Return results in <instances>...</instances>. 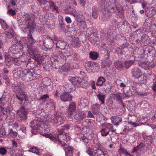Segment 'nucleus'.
Segmentation results:
<instances>
[{"label":"nucleus","mask_w":156,"mask_h":156,"mask_svg":"<svg viewBox=\"0 0 156 156\" xmlns=\"http://www.w3.org/2000/svg\"><path fill=\"white\" fill-rule=\"evenodd\" d=\"M58 143L60 144L64 148L65 151L66 156H72L73 153L74 152V149L71 146H68L66 144V142L69 140V137L64 132L60 131L58 133Z\"/></svg>","instance_id":"1"},{"label":"nucleus","mask_w":156,"mask_h":156,"mask_svg":"<svg viewBox=\"0 0 156 156\" xmlns=\"http://www.w3.org/2000/svg\"><path fill=\"white\" fill-rule=\"evenodd\" d=\"M41 73V70L39 69L36 70H31L25 69L23 70L22 78L26 81H30L38 78Z\"/></svg>","instance_id":"2"},{"label":"nucleus","mask_w":156,"mask_h":156,"mask_svg":"<svg viewBox=\"0 0 156 156\" xmlns=\"http://www.w3.org/2000/svg\"><path fill=\"white\" fill-rule=\"evenodd\" d=\"M12 87H13V92L16 94V98L20 101L22 102L24 99L27 98V95L23 89V83H18L16 85L15 84H12Z\"/></svg>","instance_id":"3"},{"label":"nucleus","mask_w":156,"mask_h":156,"mask_svg":"<svg viewBox=\"0 0 156 156\" xmlns=\"http://www.w3.org/2000/svg\"><path fill=\"white\" fill-rule=\"evenodd\" d=\"M102 147L101 144H96L94 147L91 149L89 147L86 152L91 156H107V152H104L102 150Z\"/></svg>","instance_id":"4"},{"label":"nucleus","mask_w":156,"mask_h":156,"mask_svg":"<svg viewBox=\"0 0 156 156\" xmlns=\"http://www.w3.org/2000/svg\"><path fill=\"white\" fill-rule=\"evenodd\" d=\"M23 46H17L15 44L11 46L9 49V54L11 58L19 57L20 52L22 51Z\"/></svg>","instance_id":"5"},{"label":"nucleus","mask_w":156,"mask_h":156,"mask_svg":"<svg viewBox=\"0 0 156 156\" xmlns=\"http://www.w3.org/2000/svg\"><path fill=\"white\" fill-rule=\"evenodd\" d=\"M43 120L40 118V117H37L36 119H35L31 121L30 123L31 125L30 126L32 130L31 132L34 134H36L35 132L34 133V130H41L42 129V127H41V123L43 122Z\"/></svg>","instance_id":"6"},{"label":"nucleus","mask_w":156,"mask_h":156,"mask_svg":"<svg viewBox=\"0 0 156 156\" xmlns=\"http://www.w3.org/2000/svg\"><path fill=\"white\" fill-rule=\"evenodd\" d=\"M29 103L28 102H25L17 112V114L18 116L23 120H26L27 118V115L28 113V111L26 106V104L27 105Z\"/></svg>","instance_id":"7"},{"label":"nucleus","mask_w":156,"mask_h":156,"mask_svg":"<svg viewBox=\"0 0 156 156\" xmlns=\"http://www.w3.org/2000/svg\"><path fill=\"white\" fill-rule=\"evenodd\" d=\"M104 7L106 8L108 12L110 13H114L118 10L116 5V0H108Z\"/></svg>","instance_id":"8"},{"label":"nucleus","mask_w":156,"mask_h":156,"mask_svg":"<svg viewBox=\"0 0 156 156\" xmlns=\"http://www.w3.org/2000/svg\"><path fill=\"white\" fill-rule=\"evenodd\" d=\"M103 128L100 131L101 134L103 136H106L109 134L110 130L112 129V124L110 123H105L103 124Z\"/></svg>","instance_id":"9"},{"label":"nucleus","mask_w":156,"mask_h":156,"mask_svg":"<svg viewBox=\"0 0 156 156\" xmlns=\"http://www.w3.org/2000/svg\"><path fill=\"white\" fill-rule=\"evenodd\" d=\"M120 38L122 40V45L121 46L120 48H116L115 51L118 54L122 55L123 54V51H124L123 49L127 48L128 44L127 43V41L126 38L125 37L121 36Z\"/></svg>","instance_id":"10"},{"label":"nucleus","mask_w":156,"mask_h":156,"mask_svg":"<svg viewBox=\"0 0 156 156\" xmlns=\"http://www.w3.org/2000/svg\"><path fill=\"white\" fill-rule=\"evenodd\" d=\"M141 38V32L140 30H137L136 33L130 37V39L133 44H138L139 43L140 44Z\"/></svg>","instance_id":"11"},{"label":"nucleus","mask_w":156,"mask_h":156,"mask_svg":"<svg viewBox=\"0 0 156 156\" xmlns=\"http://www.w3.org/2000/svg\"><path fill=\"white\" fill-rule=\"evenodd\" d=\"M44 37L45 40L42 41V44L47 48H51L53 46L54 41L53 39L49 36L45 35Z\"/></svg>","instance_id":"12"},{"label":"nucleus","mask_w":156,"mask_h":156,"mask_svg":"<svg viewBox=\"0 0 156 156\" xmlns=\"http://www.w3.org/2000/svg\"><path fill=\"white\" fill-rule=\"evenodd\" d=\"M34 44L28 45V49L27 50L28 53L32 56L31 58L36 57L39 53L38 49L34 46Z\"/></svg>","instance_id":"13"},{"label":"nucleus","mask_w":156,"mask_h":156,"mask_svg":"<svg viewBox=\"0 0 156 156\" xmlns=\"http://www.w3.org/2000/svg\"><path fill=\"white\" fill-rule=\"evenodd\" d=\"M143 53L144 55V57H146L151 54H155L156 52L154 48L151 46H148L143 49Z\"/></svg>","instance_id":"14"},{"label":"nucleus","mask_w":156,"mask_h":156,"mask_svg":"<svg viewBox=\"0 0 156 156\" xmlns=\"http://www.w3.org/2000/svg\"><path fill=\"white\" fill-rule=\"evenodd\" d=\"M132 76L135 79H139L142 75V71L137 67L133 68L131 70Z\"/></svg>","instance_id":"15"},{"label":"nucleus","mask_w":156,"mask_h":156,"mask_svg":"<svg viewBox=\"0 0 156 156\" xmlns=\"http://www.w3.org/2000/svg\"><path fill=\"white\" fill-rule=\"evenodd\" d=\"M28 37H24L23 38V42L27 44V47H28V45H31L34 44L36 41L33 38L31 34L30 33L28 34Z\"/></svg>","instance_id":"16"},{"label":"nucleus","mask_w":156,"mask_h":156,"mask_svg":"<svg viewBox=\"0 0 156 156\" xmlns=\"http://www.w3.org/2000/svg\"><path fill=\"white\" fill-rule=\"evenodd\" d=\"M61 101L64 102L70 101L72 100V96L69 93L65 92L61 94L60 96Z\"/></svg>","instance_id":"17"},{"label":"nucleus","mask_w":156,"mask_h":156,"mask_svg":"<svg viewBox=\"0 0 156 156\" xmlns=\"http://www.w3.org/2000/svg\"><path fill=\"white\" fill-rule=\"evenodd\" d=\"M141 40L140 44L143 46H146L149 44L150 42L149 36L146 34H142L141 32Z\"/></svg>","instance_id":"18"},{"label":"nucleus","mask_w":156,"mask_h":156,"mask_svg":"<svg viewBox=\"0 0 156 156\" xmlns=\"http://www.w3.org/2000/svg\"><path fill=\"white\" fill-rule=\"evenodd\" d=\"M69 80L75 87H80L82 79L77 77H70Z\"/></svg>","instance_id":"19"},{"label":"nucleus","mask_w":156,"mask_h":156,"mask_svg":"<svg viewBox=\"0 0 156 156\" xmlns=\"http://www.w3.org/2000/svg\"><path fill=\"white\" fill-rule=\"evenodd\" d=\"M35 27V24L32 21L29 22L26 25V27H24L23 29V32L26 33H27L28 32H30L31 30L34 29Z\"/></svg>","instance_id":"20"},{"label":"nucleus","mask_w":156,"mask_h":156,"mask_svg":"<svg viewBox=\"0 0 156 156\" xmlns=\"http://www.w3.org/2000/svg\"><path fill=\"white\" fill-rule=\"evenodd\" d=\"M67 114L68 116L72 115L76 109V104L75 102H72L70 103L67 108Z\"/></svg>","instance_id":"21"},{"label":"nucleus","mask_w":156,"mask_h":156,"mask_svg":"<svg viewBox=\"0 0 156 156\" xmlns=\"http://www.w3.org/2000/svg\"><path fill=\"white\" fill-rule=\"evenodd\" d=\"M156 13V9L153 7H151L149 8H148L145 10V14L149 18L154 16Z\"/></svg>","instance_id":"22"},{"label":"nucleus","mask_w":156,"mask_h":156,"mask_svg":"<svg viewBox=\"0 0 156 156\" xmlns=\"http://www.w3.org/2000/svg\"><path fill=\"white\" fill-rule=\"evenodd\" d=\"M143 138L144 140V144L147 145V146L151 145L152 141V136L151 135L146 136L143 135Z\"/></svg>","instance_id":"23"},{"label":"nucleus","mask_w":156,"mask_h":156,"mask_svg":"<svg viewBox=\"0 0 156 156\" xmlns=\"http://www.w3.org/2000/svg\"><path fill=\"white\" fill-rule=\"evenodd\" d=\"M86 114L80 111H76L74 114V118L77 120H80L85 118Z\"/></svg>","instance_id":"24"},{"label":"nucleus","mask_w":156,"mask_h":156,"mask_svg":"<svg viewBox=\"0 0 156 156\" xmlns=\"http://www.w3.org/2000/svg\"><path fill=\"white\" fill-rule=\"evenodd\" d=\"M114 65L115 67L119 71L123 70L124 69V64L120 61H116L114 62Z\"/></svg>","instance_id":"25"},{"label":"nucleus","mask_w":156,"mask_h":156,"mask_svg":"<svg viewBox=\"0 0 156 156\" xmlns=\"http://www.w3.org/2000/svg\"><path fill=\"white\" fill-rule=\"evenodd\" d=\"M23 70L21 67H18L15 69L13 71V75L16 77H22Z\"/></svg>","instance_id":"26"},{"label":"nucleus","mask_w":156,"mask_h":156,"mask_svg":"<svg viewBox=\"0 0 156 156\" xmlns=\"http://www.w3.org/2000/svg\"><path fill=\"white\" fill-rule=\"evenodd\" d=\"M53 120L55 122L61 125L63 122L64 119L63 118L58 114H55L54 115Z\"/></svg>","instance_id":"27"},{"label":"nucleus","mask_w":156,"mask_h":156,"mask_svg":"<svg viewBox=\"0 0 156 156\" xmlns=\"http://www.w3.org/2000/svg\"><path fill=\"white\" fill-rule=\"evenodd\" d=\"M26 66L27 68L26 69H29L31 70H36L34 69L36 65L34 62L33 61H31V59H29L28 62L26 63Z\"/></svg>","instance_id":"28"},{"label":"nucleus","mask_w":156,"mask_h":156,"mask_svg":"<svg viewBox=\"0 0 156 156\" xmlns=\"http://www.w3.org/2000/svg\"><path fill=\"white\" fill-rule=\"evenodd\" d=\"M112 123L115 125L118 126L122 122V119L118 116H113L111 118Z\"/></svg>","instance_id":"29"},{"label":"nucleus","mask_w":156,"mask_h":156,"mask_svg":"<svg viewBox=\"0 0 156 156\" xmlns=\"http://www.w3.org/2000/svg\"><path fill=\"white\" fill-rule=\"evenodd\" d=\"M35 17V16L33 15V16L31 17L27 13H24V14H23L22 18H21V19H22L23 20H25L28 21V23L29 22H30L31 21L33 22L34 23V17Z\"/></svg>","instance_id":"30"},{"label":"nucleus","mask_w":156,"mask_h":156,"mask_svg":"<svg viewBox=\"0 0 156 156\" xmlns=\"http://www.w3.org/2000/svg\"><path fill=\"white\" fill-rule=\"evenodd\" d=\"M66 45V43L63 40L58 41L56 44V47L62 50L65 48Z\"/></svg>","instance_id":"31"},{"label":"nucleus","mask_w":156,"mask_h":156,"mask_svg":"<svg viewBox=\"0 0 156 156\" xmlns=\"http://www.w3.org/2000/svg\"><path fill=\"white\" fill-rule=\"evenodd\" d=\"M92 110L94 115L97 114L100 110V105L97 103L94 104L93 105Z\"/></svg>","instance_id":"32"},{"label":"nucleus","mask_w":156,"mask_h":156,"mask_svg":"<svg viewBox=\"0 0 156 156\" xmlns=\"http://www.w3.org/2000/svg\"><path fill=\"white\" fill-rule=\"evenodd\" d=\"M98 93V94L96 95L97 98L101 102V104L105 105V95L99 92Z\"/></svg>","instance_id":"33"},{"label":"nucleus","mask_w":156,"mask_h":156,"mask_svg":"<svg viewBox=\"0 0 156 156\" xmlns=\"http://www.w3.org/2000/svg\"><path fill=\"white\" fill-rule=\"evenodd\" d=\"M134 63V60H130L125 61L124 63H123L124 69H128Z\"/></svg>","instance_id":"34"},{"label":"nucleus","mask_w":156,"mask_h":156,"mask_svg":"<svg viewBox=\"0 0 156 156\" xmlns=\"http://www.w3.org/2000/svg\"><path fill=\"white\" fill-rule=\"evenodd\" d=\"M98 14V9L95 6L92 7V16L94 19L97 18Z\"/></svg>","instance_id":"35"},{"label":"nucleus","mask_w":156,"mask_h":156,"mask_svg":"<svg viewBox=\"0 0 156 156\" xmlns=\"http://www.w3.org/2000/svg\"><path fill=\"white\" fill-rule=\"evenodd\" d=\"M96 65L95 63L93 62L89 61L85 65L87 70L92 69Z\"/></svg>","instance_id":"36"},{"label":"nucleus","mask_w":156,"mask_h":156,"mask_svg":"<svg viewBox=\"0 0 156 156\" xmlns=\"http://www.w3.org/2000/svg\"><path fill=\"white\" fill-rule=\"evenodd\" d=\"M12 61H13L14 64L17 66H19L22 64L21 59L19 57H12Z\"/></svg>","instance_id":"37"},{"label":"nucleus","mask_w":156,"mask_h":156,"mask_svg":"<svg viewBox=\"0 0 156 156\" xmlns=\"http://www.w3.org/2000/svg\"><path fill=\"white\" fill-rule=\"evenodd\" d=\"M72 44L75 48H78L80 46V41L77 37L74 39Z\"/></svg>","instance_id":"38"},{"label":"nucleus","mask_w":156,"mask_h":156,"mask_svg":"<svg viewBox=\"0 0 156 156\" xmlns=\"http://www.w3.org/2000/svg\"><path fill=\"white\" fill-rule=\"evenodd\" d=\"M138 65L140 67L144 70L148 69L149 68V65L146 63L144 62H139Z\"/></svg>","instance_id":"39"},{"label":"nucleus","mask_w":156,"mask_h":156,"mask_svg":"<svg viewBox=\"0 0 156 156\" xmlns=\"http://www.w3.org/2000/svg\"><path fill=\"white\" fill-rule=\"evenodd\" d=\"M101 66L102 68L109 66L112 64V61L110 59L102 61Z\"/></svg>","instance_id":"40"},{"label":"nucleus","mask_w":156,"mask_h":156,"mask_svg":"<svg viewBox=\"0 0 156 156\" xmlns=\"http://www.w3.org/2000/svg\"><path fill=\"white\" fill-rule=\"evenodd\" d=\"M105 81V79L102 76L98 78L96 84L97 86H101Z\"/></svg>","instance_id":"41"},{"label":"nucleus","mask_w":156,"mask_h":156,"mask_svg":"<svg viewBox=\"0 0 156 156\" xmlns=\"http://www.w3.org/2000/svg\"><path fill=\"white\" fill-rule=\"evenodd\" d=\"M4 36H6L9 38H13L16 36V34L13 30H12L5 34Z\"/></svg>","instance_id":"42"},{"label":"nucleus","mask_w":156,"mask_h":156,"mask_svg":"<svg viewBox=\"0 0 156 156\" xmlns=\"http://www.w3.org/2000/svg\"><path fill=\"white\" fill-rule=\"evenodd\" d=\"M89 55L90 57L93 60L96 59L98 56V53L94 51L90 52Z\"/></svg>","instance_id":"43"},{"label":"nucleus","mask_w":156,"mask_h":156,"mask_svg":"<svg viewBox=\"0 0 156 156\" xmlns=\"http://www.w3.org/2000/svg\"><path fill=\"white\" fill-rule=\"evenodd\" d=\"M48 84H43L44 87L45 89H46V90H47V91H50L52 90V86L51 85V81L50 80H48Z\"/></svg>","instance_id":"44"},{"label":"nucleus","mask_w":156,"mask_h":156,"mask_svg":"<svg viewBox=\"0 0 156 156\" xmlns=\"http://www.w3.org/2000/svg\"><path fill=\"white\" fill-rule=\"evenodd\" d=\"M77 24L78 26L80 27V29L81 28L85 29L87 27L86 24L84 21H78Z\"/></svg>","instance_id":"45"},{"label":"nucleus","mask_w":156,"mask_h":156,"mask_svg":"<svg viewBox=\"0 0 156 156\" xmlns=\"http://www.w3.org/2000/svg\"><path fill=\"white\" fill-rule=\"evenodd\" d=\"M80 104L83 107H87V105L88 104V100L86 98H82L80 101Z\"/></svg>","instance_id":"46"},{"label":"nucleus","mask_w":156,"mask_h":156,"mask_svg":"<svg viewBox=\"0 0 156 156\" xmlns=\"http://www.w3.org/2000/svg\"><path fill=\"white\" fill-rule=\"evenodd\" d=\"M88 82L87 81L82 79V80L80 85V87L86 88L88 86Z\"/></svg>","instance_id":"47"},{"label":"nucleus","mask_w":156,"mask_h":156,"mask_svg":"<svg viewBox=\"0 0 156 156\" xmlns=\"http://www.w3.org/2000/svg\"><path fill=\"white\" fill-rule=\"evenodd\" d=\"M36 114H38L40 116H44L45 114L44 110V109L41 108V109H39L36 111Z\"/></svg>","instance_id":"48"},{"label":"nucleus","mask_w":156,"mask_h":156,"mask_svg":"<svg viewBox=\"0 0 156 156\" xmlns=\"http://www.w3.org/2000/svg\"><path fill=\"white\" fill-rule=\"evenodd\" d=\"M29 152H32L37 154H39V149L37 147H33L30 148L28 150Z\"/></svg>","instance_id":"49"},{"label":"nucleus","mask_w":156,"mask_h":156,"mask_svg":"<svg viewBox=\"0 0 156 156\" xmlns=\"http://www.w3.org/2000/svg\"><path fill=\"white\" fill-rule=\"evenodd\" d=\"M67 11L69 13L73 15L74 16L76 17L77 16L76 12L75 11L74 9L71 8V7H69L68 8Z\"/></svg>","instance_id":"50"},{"label":"nucleus","mask_w":156,"mask_h":156,"mask_svg":"<svg viewBox=\"0 0 156 156\" xmlns=\"http://www.w3.org/2000/svg\"><path fill=\"white\" fill-rule=\"evenodd\" d=\"M155 54H154L153 55V54H151L150 55L145 57V58H147L148 60V62L149 63H151L152 61H153L155 57Z\"/></svg>","instance_id":"51"},{"label":"nucleus","mask_w":156,"mask_h":156,"mask_svg":"<svg viewBox=\"0 0 156 156\" xmlns=\"http://www.w3.org/2000/svg\"><path fill=\"white\" fill-rule=\"evenodd\" d=\"M0 23L2 25V28L4 30H6L8 27L6 22L4 20L0 19Z\"/></svg>","instance_id":"52"},{"label":"nucleus","mask_w":156,"mask_h":156,"mask_svg":"<svg viewBox=\"0 0 156 156\" xmlns=\"http://www.w3.org/2000/svg\"><path fill=\"white\" fill-rule=\"evenodd\" d=\"M70 126L69 124H66L64 126H62V128L61 129L62 131H60L64 132H65L67 131L69 129Z\"/></svg>","instance_id":"53"},{"label":"nucleus","mask_w":156,"mask_h":156,"mask_svg":"<svg viewBox=\"0 0 156 156\" xmlns=\"http://www.w3.org/2000/svg\"><path fill=\"white\" fill-rule=\"evenodd\" d=\"M13 39H14L15 43H16V44H17V46H23V44L21 41L19 40L16 36Z\"/></svg>","instance_id":"54"},{"label":"nucleus","mask_w":156,"mask_h":156,"mask_svg":"<svg viewBox=\"0 0 156 156\" xmlns=\"http://www.w3.org/2000/svg\"><path fill=\"white\" fill-rule=\"evenodd\" d=\"M50 138L51 140L53 141L54 142H56L57 141L58 142V134H55L51 136H50Z\"/></svg>","instance_id":"55"},{"label":"nucleus","mask_w":156,"mask_h":156,"mask_svg":"<svg viewBox=\"0 0 156 156\" xmlns=\"http://www.w3.org/2000/svg\"><path fill=\"white\" fill-rule=\"evenodd\" d=\"M68 109L66 106L60 107V111L63 114H67Z\"/></svg>","instance_id":"56"},{"label":"nucleus","mask_w":156,"mask_h":156,"mask_svg":"<svg viewBox=\"0 0 156 156\" xmlns=\"http://www.w3.org/2000/svg\"><path fill=\"white\" fill-rule=\"evenodd\" d=\"M32 58V59L34 60V63H35L36 66L37 64H41V61L39 58L36 57Z\"/></svg>","instance_id":"57"},{"label":"nucleus","mask_w":156,"mask_h":156,"mask_svg":"<svg viewBox=\"0 0 156 156\" xmlns=\"http://www.w3.org/2000/svg\"><path fill=\"white\" fill-rule=\"evenodd\" d=\"M9 133L11 137L14 138L16 137L17 134V132L13 131L11 129H9Z\"/></svg>","instance_id":"58"},{"label":"nucleus","mask_w":156,"mask_h":156,"mask_svg":"<svg viewBox=\"0 0 156 156\" xmlns=\"http://www.w3.org/2000/svg\"><path fill=\"white\" fill-rule=\"evenodd\" d=\"M7 152V150L4 147H0V154L4 155H5Z\"/></svg>","instance_id":"59"},{"label":"nucleus","mask_w":156,"mask_h":156,"mask_svg":"<svg viewBox=\"0 0 156 156\" xmlns=\"http://www.w3.org/2000/svg\"><path fill=\"white\" fill-rule=\"evenodd\" d=\"M7 14L8 15L13 16L16 14V12L15 10L10 9H9L8 11Z\"/></svg>","instance_id":"60"},{"label":"nucleus","mask_w":156,"mask_h":156,"mask_svg":"<svg viewBox=\"0 0 156 156\" xmlns=\"http://www.w3.org/2000/svg\"><path fill=\"white\" fill-rule=\"evenodd\" d=\"M118 12L116 13V14L117 16H118L119 17L121 18H123L124 17V12L123 11L121 10L119 11V10L118 9Z\"/></svg>","instance_id":"61"},{"label":"nucleus","mask_w":156,"mask_h":156,"mask_svg":"<svg viewBox=\"0 0 156 156\" xmlns=\"http://www.w3.org/2000/svg\"><path fill=\"white\" fill-rule=\"evenodd\" d=\"M141 106L143 108H146L148 107L149 104L146 101H142L141 104Z\"/></svg>","instance_id":"62"},{"label":"nucleus","mask_w":156,"mask_h":156,"mask_svg":"<svg viewBox=\"0 0 156 156\" xmlns=\"http://www.w3.org/2000/svg\"><path fill=\"white\" fill-rule=\"evenodd\" d=\"M6 134V133L5 129L4 128L2 127L0 129V136H1V135H2V137L3 136L5 135Z\"/></svg>","instance_id":"63"},{"label":"nucleus","mask_w":156,"mask_h":156,"mask_svg":"<svg viewBox=\"0 0 156 156\" xmlns=\"http://www.w3.org/2000/svg\"><path fill=\"white\" fill-rule=\"evenodd\" d=\"M5 62H12L11 61V57L9 56V55H5Z\"/></svg>","instance_id":"64"}]
</instances>
